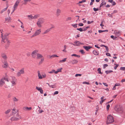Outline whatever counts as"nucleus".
I'll use <instances>...</instances> for the list:
<instances>
[{
	"label": "nucleus",
	"instance_id": "f257e3e1",
	"mask_svg": "<svg viewBox=\"0 0 125 125\" xmlns=\"http://www.w3.org/2000/svg\"><path fill=\"white\" fill-rule=\"evenodd\" d=\"M115 109L117 112L125 115V112L123 111V109L122 106H115Z\"/></svg>",
	"mask_w": 125,
	"mask_h": 125
},
{
	"label": "nucleus",
	"instance_id": "f03ea898",
	"mask_svg": "<svg viewBox=\"0 0 125 125\" xmlns=\"http://www.w3.org/2000/svg\"><path fill=\"white\" fill-rule=\"evenodd\" d=\"M107 118V124L113 123L114 121L113 117L111 115L108 116Z\"/></svg>",
	"mask_w": 125,
	"mask_h": 125
},
{
	"label": "nucleus",
	"instance_id": "7ed1b4c3",
	"mask_svg": "<svg viewBox=\"0 0 125 125\" xmlns=\"http://www.w3.org/2000/svg\"><path fill=\"white\" fill-rule=\"evenodd\" d=\"M44 22V19L42 18H40L38 19V21L37 22V24L39 27H42L41 24Z\"/></svg>",
	"mask_w": 125,
	"mask_h": 125
},
{
	"label": "nucleus",
	"instance_id": "20e7f679",
	"mask_svg": "<svg viewBox=\"0 0 125 125\" xmlns=\"http://www.w3.org/2000/svg\"><path fill=\"white\" fill-rule=\"evenodd\" d=\"M3 42L5 43L6 44L5 45V48L6 49H8L9 47L10 42L9 40L7 41H3Z\"/></svg>",
	"mask_w": 125,
	"mask_h": 125
},
{
	"label": "nucleus",
	"instance_id": "39448f33",
	"mask_svg": "<svg viewBox=\"0 0 125 125\" xmlns=\"http://www.w3.org/2000/svg\"><path fill=\"white\" fill-rule=\"evenodd\" d=\"M24 73V68H22L17 73V75L19 77L21 76V74H23Z\"/></svg>",
	"mask_w": 125,
	"mask_h": 125
},
{
	"label": "nucleus",
	"instance_id": "423d86ee",
	"mask_svg": "<svg viewBox=\"0 0 125 125\" xmlns=\"http://www.w3.org/2000/svg\"><path fill=\"white\" fill-rule=\"evenodd\" d=\"M2 62L4 64L3 65H2V67L3 68H6L8 67L9 65L6 61H2Z\"/></svg>",
	"mask_w": 125,
	"mask_h": 125
},
{
	"label": "nucleus",
	"instance_id": "0eeeda50",
	"mask_svg": "<svg viewBox=\"0 0 125 125\" xmlns=\"http://www.w3.org/2000/svg\"><path fill=\"white\" fill-rule=\"evenodd\" d=\"M38 52V50H35L32 52L31 55L33 58H36V56L35 55H36L37 53Z\"/></svg>",
	"mask_w": 125,
	"mask_h": 125
},
{
	"label": "nucleus",
	"instance_id": "6e6552de",
	"mask_svg": "<svg viewBox=\"0 0 125 125\" xmlns=\"http://www.w3.org/2000/svg\"><path fill=\"white\" fill-rule=\"evenodd\" d=\"M21 1V0H17L13 8H14L16 9L17 8V7Z\"/></svg>",
	"mask_w": 125,
	"mask_h": 125
},
{
	"label": "nucleus",
	"instance_id": "1a4fd4ad",
	"mask_svg": "<svg viewBox=\"0 0 125 125\" xmlns=\"http://www.w3.org/2000/svg\"><path fill=\"white\" fill-rule=\"evenodd\" d=\"M78 62V61L75 59L72 60L70 61L69 62V63H71L72 64H77Z\"/></svg>",
	"mask_w": 125,
	"mask_h": 125
},
{
	"label": "nucleus",
	"instance_id": "9d476101",
	"mask_svg": "<svg viewBox=\"0 0 125 125\" xmlns=\"http://www.w3.org/2000/svg\"><path fill=\"white\" fill-rule=\"evenodd\" d=\"M1 56L2 58L4 60V61H6L7 58V57L6 55L3 53H2L1 54Z\"/></svg>",
	"mask_w": 125,
	"mask_h": 125
},
{
	"label": "nucleus",
	"instance_id": "9b49d317",
	"mask_svg": "<svg viewBox=\"0 0 125 125\" xmlns=\"http://www.w3.org/2000/svg\"><path fill=\"white\" fill-rule=\"evenodd\" d=\"M75 44V46H79L80 45V44H83V43H81L80 42L78 41H75L74 42Z\"/></svg>",
	"mask_w": 125,
	"mask_h": 125
},
{
	"label": "nucleus",
	"instance_id": "f8f14e48",
	"mask_svg": "<svg viewBox=\"0 0 125 125\" xmlns=\"http://www.w3.org/2000/svg\"><path fill=\"white\" fill-rule=\"evenodd\" d=\"M36 55L37 57L36 58L37 59H39L40 58H42L43 57L42 55L38 53H37Z\"/></svg>",
	"mask_w": 125,
	"mask_h": 125
},
{
	"label": "nucleus",
	"instance_id": "ddd939ff",
	"mask_svg": "<svg viewBox=\"0 0 125 125\" xmlns=\"http://www.w3.org/2000/svg\"><path fill=\"white\" fill-rule=\"evenodd\" d=\"M9 34H8L7 33H6L5 34H4V41H7V40H9L8 39V36L9 35Z\"/></svg>",
	"mask_w": 125,
	"mask_h": 125
},
{
	"label": "nucleus",
	"instance_id": "4468645a",
	"mask_svg": "<svg viewBox=\"0 0 125 125\" xmlns=\"http://www.w3.org/2000/svg\"><path fill=\"white\" fill-rule=\"evenodd\" d=\"M5 83V81L3 80V79H1L0 80V86L2 87L3 85Z\"/></svg>",
	"mask_w": 125,
	"mask_h": 125
},
{
	"label": "nucleus",
	"instance_id": "2eb2a0df",
	"mask_svg": "<svg viewBox=\"0 0 125 125\" xmlns=\"http://www.w3.org/2000/svg\"><path fill=\"white\" fill-rule=\"evenodd\" d=\"M114 33L116 36L118 37L120 35V31H118L117 30H115L114 31Z\"/></svg>",
	"mask_w": 125,
	"mask_h": 125
},
{
	"label": "nucleus",
	"instance_id": "dca6fc26",
	"mask_svg": "<svg viewBox=\"0 0 125 125\" xmlns=\"http://www.w3.org/2000/svg\"><path fill=\"white\" fill-rule=\"evenodd\" d=\"M61 10L59 9H57L56 10V16H58L61 13Z\"/></svg>",
	"mask_w": 125,
	"mask_h": 125
},
{
	"label": "nucleus",
	"instance_id": "f3484780",
	"mask_svg": "<svg viewBox=\"0 0 125 125\" xmlns=\"http://www.w3.org/2000/svg\"><path fill=\"white\" fill-rule=\"evenodd\" d=\"M19 119V118H17L15 116H13L11 118V121H18Z\"/></svg>",
	"mask_w": 125,
	"mask_h": 125
},
{
	"label": "nucleus",
	"instance_id": "a211bd4d",
	"mask_svg": "<svg viewBox=\"0 0 125 125\" xmlns=\"http://www.w3.org/2000/svg\"><path fill=\"white\" fill-rule=\"evenodd\" d=\"M92 47L91 46H83V48H84L85 49V50L87 51H88L89 49H91V48H92Z\"/></svg>",
	"mask_w": 125,
	"mask_h": 125
},
{
	"label": "nucleus",
	"instance_id": "6ab92c4d",
	"mask_svg": "<svg viewBox=\"0 0 125 125\" xmlns=\"http://www.w3.org/2000/svg\"><path fill=\"white\" fill-rule=\"evenodd\" d=\"M41 32L40 29L36 31L35 33V35L37 36Z\"/></svg>",
	"mask_w": 125,
	"mask_h": 125
},
{
	"label": "nucleus",
	"instance_id": "aec40b11",
	"mask_svg": "<svg viewBox=\"0 0 125 125\" xmlns=\"http://www.w3.org/2000/svg\"><path fill=\"white\" fill-rule=\"evenodd\" d=\"M5 21L6 22H9L11 21V18L10 17H8L7 18H6L5 19Z\"/></svg>",
	"mask_w": 125,
	"mask_h": 125
},
{
	"label": "nucleus",
	"instance_id": "412c9836",
	"mask_svg": "<svg viewBox=\"0 0 125 125\" xmlns=\"http://www.w3.org/2000/svg\"><path fill=\"white\" fill-rule=\"evenodd\" d=\"M93 53L95 55H98L99 54V52L96 50H94L93 52Z\"/></svg>",
	"mask_w": 125,
	"mask_h": 125
},
{
	"label": "nucleus",
	"instance_id": "4be33fe9",
	"mask_svg": "<svg viewBox=\"0 0 125 125\" xmlns=\"http://www.w3.org/2000/svg\"><path fill=\"white\" fill-rule=\"evenodd\" d=\"M24 110H25L26 111L30 110L32 109V108L31 107H25L23 108Z\"/></svg>",
	"mask_w": 125,
	"mask_h": 125
},
{
	"label": "nucleus",
	"instance_id": "5701e85b",
	"mask_svg": "<svg viewBox=\"0 0 125 125\" xmlns=\"http://www.w3.org/2000/svg\"><path fill=\"white\" fill-rule=\"evenodd\" d=\"M106 2H104V1H103V2H102L100 4V7H101L102 6H105L106 5Z\"/></svg>",
	"mask_w": 125,
	"mask_h": 125
},
{
	"label": "nucleus",
	"instance_id": "b1692460",
	"mask_svg": "<svg viewBox=\"0 0 125 125\" xmlns=\"http://www.w3.org/2000/svg\"><path fill=\"white\" fill-rule=\"evenodd\" d=\"M40 16V15L39 14H36L33 17V19H35L37 18Z\"/></svg>",
	"mask_w": 125,
	"mask_h": 125
},
{
	"label": "nucleus",
	"instance_id": "393cba45",
	"mask_svg": "<svg viewBox=\"0 0 125 125\" xmlns=\"http://www.w3.org/2000/svg\"><path fill=\"white\" fill-rule=\"evenodd\" d=\"M62 68H60L59 69H57V71L55 72V74H57L58 72H61V70L62 69Z\"/></svg>",
	"mask_w": 125,
	"mask_h": 125
},
{
	"label": "nucleus",
	"instance_id": "a878e982",
	"mask_svg": "<svg viewBox=\"0 0 125 125\" xmlns=\"http://www.w3.org/2000/svg\"><path fill=\"white\" fill-rule=\"evenodd\" d=\"M27 17L30 20H31L32 19H33V16L32 15H28L27 16Z\"/></svg>",
	"mask_w": 125,
	"mask_h": 125
},
{
	"label": "nucleus",
	"instance_id": "bb28decb",
	"mask_svg": "<svg viewBox=\"0 0 125 125\" xmlns=\"http://www.w3.org/2000/svg\"><path fill=\"white\" fill-rule=\"evenodd\" d=\"M38 76L39 77V79H42V76L41 75L39 71H38Z\"/></svg>",
	"mask_w": 125,
	"mask_h": 125
},
{
	"label": "nucleus",
	"instance_id": "cd10ccee",
	"mask_svg": "<svg viewBox=\"0 0 125 125\" xmlns=\"http://www.w3.org/2000/svg\"><path fill=\"white\" fill-rule=\"evenodd\" d=\"M66 58H65L62 60L60 61H59V62L62 63L64 62H65L66 61Z\"/></svg>",
	"mask_w": 125,
	"mask_h": 125
},
{
	"label": "nucleus",
	"instance_id": "c85d7f7f",
	"mask_svg": "<svg viewBox=\"0 0 125 125\" xmlns=\"http://www.w3.org/2000/svg\"><path fill=\"white\" fill-rule=\"evenodd\" d=\"M44 58H42L41 59V61H40V62H39V65H40L41 64L43 61H44Z\"/></svg>",
	"mask_w": 125,
	"mask_h": 125
},
{
	"label": "nucleus",
	"instance_id": "c756f323",
	"mask_svg": "<svg viewBox=\"0 0 125 125\" xmlns=\"http://www.w3.org/2000/svg\"><path fill=\"white\" fill-rule=\"evenodd\" d=\"M72 56H74L76 57L79 58L80 57V56L79 55H77L76 54H72L71 55Z\"/></svg>",
	"mask_w": 125,
	"mask_h": 125
},
{
	"label": "nucleus",
	"instance_id": "7c9ffc66",
	"mask_svg": "<svg viewBox=\"0 0 125 125\" xmlns=\"http://www.w3.org/2000/svg\"><path fill=\"white\" fill-rule=\"evenodd\" d=\"M51 30L49 29H48L46 30L42 34H45L48 33V32H49Z\"/></svg>",
	"mask_w": 125,
	"mask_h": 125
},
{
	"label": "nucleus",
	"instance_id": "2f4dec72",
	"mask_svg": "<svg viewBox=\"0 0 125 125\" xmlns=\"http://www.w3.org/2000/svg\"><path fill=\"white\" fill-rule=\"evenodd\" d=\"M108 30H99L98 31V32L99 33H102L103 32L106 31L108 32Z\"/></svg>",
	"mask_w": 125,
	"mask_h": 125
},
{
	"label": "nucleus",
	"instance_id": "473e14b6",
	"mask_svg": "<svg viewBox=\"0 0 125 125\" xmlns=\"http://www.w3.org/2000/svg\"><path fill=\"white\" fill-rule=\"evenodd\" d=\"M97 71L100 74H102L103 73L101 72V69L100 68H99L98 69Z\"/></svg>",
	"mask_w": 125,
	"mask_h": 125
},
{
	"label": "nucleus",
	"instance_id": "72a5a7b5",
	"mask_svg": "<svg viewBox=\"0 0 125 125\" xmlns=\"http://www.w3.org/2000/svg\"><path fill=\"white\" fill-rule=\"evenodd\" d=\"M56 71L54 69L52 70L50 72H48V73H55V72Z\"/></svg>",
	"mask_w": 125,
	"mask_h": 125
},
{
	"label": "nucleus",
	"instance_id": "f704fd0d",
	"mask_svg": "<svg viewBox=\"0 0 125 125\" xmlns=\"http://www.w3.org/2000/svg\"><path fill=\"white\" fill-rule=\"evenodd\" d=\"M1 32L2 33V34H1V37L2 38V42H3V41H4V36L3 37V33H2V31H1Z\"/></svg>",
	"mask_w": 125,
	"mask_h": 125
},
{
	"label": "nucleus",
	"instance_id": "c9c22d12",
	"mask_svg": "<svg viewBox=\"0 0 125 125\" xmlns=\"http://www.w3.org/2000/svg\"><path fill=\"white\" fill-rule=\"evenodd\" d=\"M13 99L14 101L17 102L19 100L18 99H17L16 97H14L13 98Z\"/></svg>",
	"mask_w": 125,
	"mask_h": 125
},
{
	"label": "nucleus",
	"instance_id": "e433bc0d",
	"mask_svg": "<svg viewBox=\"0 0 125 125\" xmlns=\"http://www.w3.org/2000/svg\"><path fill=\"white\" fill-rule=\"evenodd\" d=\"M77 23H76L74 24H72L71 25L74 28H76L77 27Z\"/></svg>",
	"mask_w": 125,
	"mask_h": 125
},
{
	"label": "nucleus",
	"instance_id": "4c0bfd02",
	"mask_svg": "<svg viewBox=\"0 0 125 125\" xmlns=\"http://www.w3.org/2000/svg\"><path fill=\"white\" fill-rule=\"evenodd\" d=\"M76 30L79 31L81 32H82L83 31V29L81 28H77L76 29Z\"/></svg>",
	"mask_w": 125,
	"mask_h": 125
},
{
	"label": "nucleus",
	"instance_id": "58836bf2",
	"mask_svg": "<svg viewBox=\"0 0 125 125\" xmlns=\"http://www.w3.org/2000/svg\"><path fill=\"white\" fill-rule=\"evenodd\" d=\"M79 52H81L83 54L85 53V52H84V51L83 50H81L79 51Z\"/></svg>",
	"mask_w": 125,
	"mask_h": 125
},
{
	"label": "nucleus",
	"instance_id": "ea45409f",
	"mask_svg": "<svg viewBox=\"0 0 125 125\" xmlns=\"http://www.w3.org/2000/svg\"><path fill=\"white\" fill-rule=\"evenodd\" d=\"M72 18L71 17H68L66 20V21H69V20H71Z\"/></svg>",
	"mask_w": 125,
	"mask_h": 125
},
{
	"label": "nucleus",
	"instance_id": "a19ab883",
	"mask_svg": "<svg viewBox=\"0 0 125 125\" xmlns=\"http://www.w3.org/2000/svg\"><path fill=\"white\" fill-rule=\"evenodd\" d=\"M16 116H17L19 118V119H21V116L20 115H19V113H17Z\"/></svg>",
	"mask_w": 125,
	"mask_h": 125
},
{
	"label": "nucleus",
	"instance_id": "79ce46f5",
	"mask_svg": "<svg viewBox=\"0 0 125 125\" xmlns=\"http://www.w3.org/2000/svg\"><path fill=\"white\" fill-rule=\"evenodd\" d=\"M12 115H14V114L16 113L15 110V109H13L12 110Z\"/></svg>",
	"mask_w": 125,
	"mask_h": 125
},
{
	"label": "nucleus",
	"instance_id": "37998d69",
	"mask_svg": "<svg viewBox=\"0 0 125 125\" xmlns=\"http://www.w3.org/2000/svg\"><path fill=\"white\" fill-rule=\"evenodd\" d=\"M11 110L10 109H9L7 111H6L5 112V113L6 114H7L9 113L10 112V111Z\"/></svg>",
	"mask_w": 125,
	"mask_h": 125
},
{
	"label": "nucleus",
	"instance_id": "c03bdc74",
	"mask_svg": "<svg viewBox=\"0 0 125 125\" xmlns=\"http://www.w3.org/2000/svg\"><path fill=\"white\" fill-rule=\"evenodd\" d=\"M120 70L122 71H125V67H121Z\"/></svg>",
	"mask_w": 125,
	"mask_h": 125
},
{
	"label": "nucleus",
	"instance_id": "a18cd8bd",
	"mask_svg": "<svg viewBox=\"0 0 125 125\" xmlns=\"http://www.w3.org/2000/svg\"><path fill=\"white\" fill-rule=\"evenodd\" d=\"M114 64L115 65V66L114 67V69L115 70H116L117 69V68L118 66L119 65L118 64Z\"/></svg>",
	"mask_w": 125,
	"mask_h": 125
},
{
	"label": "nucleus",
	"instance_id": "49530a36",
	"mask_svg": "<svg viewBox=\"0 0 125 125\" xmlns=\"http://www.w3.org/2000/svg\"><path fill=\"white\" fill-rule=\"evenodd\" d=\"M36 89L38 91H39L41 89H42V88H41V87H38L37 86L36 87Z\"/></svg>",
	"mask_w": 125,
	"mask_h": 125
},
{
	"label": "nucleus",
	"instance_id": "de8ad7c7",
	"mask_svg": "<svg viewBox=\"0 0 125 125\" xmlns=\"http://www.w3.org/2000/svg\"><path fill=\"white\" fill-rule=\"evenodd\" d=\"M86 2V0H83L81 1H79V2L78 3H81L83 2Z\"/></svg>",
	"mask_w": 125,
	"mask_h": 125
},
{
	"label": "nucleus",
	"instance_id": "09e8293b",
	"mask_svg": "<svg viewBox=\"0 0 125 125\" xmlns=\"http://www.w3.org/2000/svg\"><path fill=\"white\" fill-rule=\"evenodd\" d=\"M51 27L49 29L50 30H51L53 28H54V25L51 24Z\"/></svg>",
	"mask_w": 125,
	"mask_h": 125
},
{
	"label": "nucleus",
	"instance_id": "8fccbe9b",
	"mask_svg": "<svg viewBox=\"0 0 125 125\" xmlns=\"http://www.w3.org/2000/svg\"><path fill=\"white\" fill-rule=\"evenodd\" d=\"M106 99H103V100H102L101 101H100V104H102V103L103 102H104L105 100Z\"/></svg>",
	"mask_w": 125,
	"mask_h": 125
},
{
	"label": "nucleus",
	"instance_id": "3c124183",
	"mask_svg": "<svg viewBox=\"0 0 125 125\" xmlns=\"http://www.w3.org/2000/svg\"><path fill=\"white\" fill-rule=\"evenodd\" d=\"M93 10L95 11H96L99 10V9L98 8H93Z\"/></svg>",
	"mask_w": 125,
	"mask_h": 125
},
{
	"label": "nucleus",
	"instance_id": "603ef678",
	"mask_svg": "<svg viewBox=\"0 0 125 125\" xmlns=\"http://www.w3.org/2000/svg\"><path fill=\"white\" fill-rule=\"evenodd\" d=\"M31 0H24V1L25 2L24 4L26 3V2H30Z\"/></svg>",
	"mask_w": 125,
	"mask_h": 125
},
{
	"label": "nucleus",
	"instance_id": "864d4df0",
	"mask_svg": "<svg viewBox=\"0 0 125 125\" xmlns=\"http://www.w3.org/2000/svg\"><path fill=\"white\" fill-rule=\"evenodd\" d=\"M105 47L106 48V51L107 52H108L109 51V48L107 46H106Z\"/></svg>",
	"mask_w": 125,
	"mask_h": 125
},
{
	"label": "nucleus",
	"instance_id": "5fc2aeb1",
	"mask_svg": "<svg viewBox=\"0 0 125 125\" xmlns=\"http://www.w3.org/2000/svg\"><path fill=\"white\" fill-rule=\"evenodd\" d=\"M3 79V80H5V81H7V82L9 81V80L8 79L5 77H4L3 78H2Z\"/></svg>",
	"mask_w": 125,
	"mask_h": 125
},
{
	"label": "nucleus",
	"instance_id": "6e6d98bb",
	"mask_svg": "<svg viewBox=\"0 0 125 125\" xmlns=\"http://www.w3.org/2000/svg\"><path fill=\"white\" fill-rule=\"evenodd\" d=\"M108 66V65L107 64H104L103 65V68H105L106 67Z\"/></svg>",
	"mask_w": 125,
	"mask_h": 125
},
{
	"label": "nucleus",
	"instance_id": "4d7b16f0",
	"mask_svg": "<svg viewBox=\"0 0 125 125\" xmlns=\"http://www.w3.org/2000/svg\"><path fill=\"white\" fill-rule=\"evenodd\" d=\"M110 107V105L109 104H108L106 108H107V110H109Z\"/></svg>",
	"mask_w": 125,
	"mask_h": 125
},
{
	"label": "nucleus",
	"instance_id": "13d9d810",
	"mask_svg": "<svg viewBox=\"0 0 125 125\" xmlns=\"http://www.w3.org/2000/svg\"><path fill=\"white\" fill-rule=\"evenodd\" d=\"M103 84L106 87L108 86V84L106 83H103Z\"/></svg>",
	"mask_w": 125,
	"mask_h": 125
},
{
	"label": "nucleus",
	"instance_id": "bf43d9fd",
	"mask_svg": "<svg viewBox=\"0 0 125 125\" xmlns=\"http://www.w3.org/2000/svg\"><path fill=\"white\" fill-rule=\"evenodd\" d=\"M107 15H108V16L109 17H110L111 18L113 17V15H111V14H110V13H108L107 14Z\"/></svg>",
	"mask_w": 125,
	"mask_h": 125
},
{
	"label": "nucleus",
	"instance_id": "052dcab7",
	"mask_svg": "<svg viewBox=\"0 0 125 125\" xmlns=\"http://www.w3.org/2000/svg\"><path fill=\"white\" fill-rule=\"evenodd\" d=\"M83 24L82 23H80L78 24V25L80 26H83Z\"/></svg>",
	"mask_w": 125,
	"mask_h": 125
},
{
	"label": "nucleus",
	"instance_id": "680f3d73",
	"mask_svg": "<svg viewBox=\"0 0 125 125\" xmlns=\"http://www.w3.org/2000/svg\"><path fill=\"white\" fill-rule=\"evenodd\" d=\"M83 83L84 84H90L88 82H83Z\"/></svg>",
	"mask_w": 125,
	"mask_h": 125
},
{
	"label": "nucleus",
	"instance_id": "e2e57ef3",
	"mask_svg": "<svg viewBox=\"0 0 125 125\" xmlns=\"http://www.w3.org/2000/svg\"><path fill=\"white\" fill-rule=\"evenodd\" d=\"M59 92L58 91H55L54 93V95L57 94H58Z\"/></svg>",
	"mask_w": 125,
	"mask_h": 125
},
{
	"label": "nucleus",
	"instance_id": "0e129e2a",
	"mask_svg": "<svg viewBox=\"0 0 125 125\" xmlns=\"http://www.w3.org/2000/svg\"><path fill=\"white\" fill-rule=\"evenodd\" d=\"M106 55L107 56H111L110 54V53H109L107 52L106 53Z\"/></svg>",
	"mask_w": 125,
	"mask_h": 125
},
{
	"label": "nucleus",
	"instance_id": "69168bd1",
	"mask_svg": "<svg viewBox=\"0 0 125 125\" xmlns=\"http://www.w3.org/2000/svg\"><path fill=\"white\" fill-rule=\"evenodd\" d=\"M82 75V74H75V76L76 77H77L78 76H81Z\"/></svg>",
	"mask_w": 125,
	"mask_h": 125
},
{
	"label": "nucleus",
	"instance_id": "338daca9",
	"mask_svg": "<svg viewBox=\"0 0 125 125\" xmlns=\"http://www.w3.org/2000/svg\"><path fill=\"white\" fill-rule=\"evenodd\" d=\"M39 91L41 94H42L43 93V91L42 90V89Z\"/></svg>",
	"mask_w": 125,
	"mask_h": 125
},
{
	"label": "nucleus",
	"instance_id": "774afa93",
	"mask_svg": "<svg viewBox=\"0 0 125 125\" xmlns=\"http://www.w3.org/2000/svg\"><path fill=\"white\" fill-rule=\"evenodd\" d=\"M42 78H45L46 76V75L45 74H42Z\"/></svg>",
	"mask_w": 125,
	"mask_h": 125
}]
</instances>
